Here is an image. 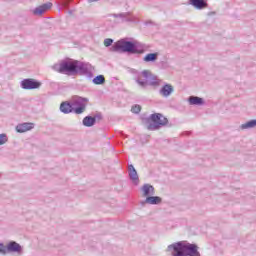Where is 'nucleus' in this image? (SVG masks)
Returning <instances> with one entry per match:
<instances>
[{
  "label": "nucleus",
  "instance_id": "1",
  "mask_svg": "<svg viewBox=\"0 0 256 256\" xmlns=\"http://www.w3.org/2000/svg\"><path fill=\"white\" fill-rule=\"evenodd\" d=\"M111 51L114 53H129L130 55H143L145 53V46L139 41H129L126 38L115 42Z\"/></svg>",
  "mask_w": 256,
  "mask_h": 256
},
{
  "label": "nucleus",
  "instance_id": "2",
  "mask_svg": "<svg viewBox=\"0 0 256 256\" xmlns=\"http://www.w3.org/2000/svg\"><path fill=\"white\" fill-rule=\"evenodd\" d=\"M166 253H171L172 256H201L199 246L187 241H179L168 245Z\"/></svg>",
  "mask_w": 256,
  "mask_h": 256
},
{
  "label": "nucleus",
  "instance_id": "3",
  "mask_svg": "<svg viewBox=\"0 0 256 256\" xmlns=\"http://www.w3.org/2000/svg\"><path fill=\"white\" fill-rule=\"evenodd\" d=\"M134 81L141 89H147V87H159L161 84V80L157 75L152 74L149 70H143L140 72V75L134 78Z\"/></svg>",
  "mask_w": 256,
  "mask_h": 256
},
{
  "label": "nucleus",
  "instance_id": "4",
  "mask_svg": "<svg viewBox=\"0 0 256 256\" xmlns=\"http://www.w3.org/2000/svg\"><path fill=\"white\" fill-rule=\"evenodd\" d=\"M144 121L147 124L148 131H157L169 123L167 117L161 113H153L148 118H144Z\"/></svg>",
  "mask_w": 256,
  "mask_h": 256
},
{
  "label": "nucleus",
  "instance_id": "5",
  "mask_svg": "<svg viewBox=\"0 0 256 256\" xmlns=\"http://www.w3.org/2000/svg\"><path fill=\"white\" fill-rule=\"evenodd\" d=\"M76 63L77 60L73 59L63 60L60 64H55L53 69L62 75H75Z\"/></svg>",
  "mask_w": 256,
  "mask_h": 256
},
{
  "label": "nucleus",
  "instance_id": "6",
  "mask_svg": "<svg viewBox=\"0 0 256 256\" xmlns=\"http://www.w3.org/2000/svg\"><path fill=\"white\" fill-rule=\"evenodd\" d=\"M93 66L87 62H82L76 60L75 72L74 75H81L92 79L93 77Z\"/></svg>",
  "mask_w": 256,
  "mask_h": 256
},
{
  "label": "nucleus",
  "instance_id": "7",
  "mask_svg": "<svg viewBox=\"0 0 256 256\" xmlns=\"http://www.w3.org/2000/svg\"><path fill=\"white\" fill-rule=\"evenodd\" d=\"M7 253L23 255V246L15 241H10L6 246L0 242V255H7Z\"/></svg>",
  "mask_w": 256,
  "mask_h": 256
},
{
  "label": "nucleus",
  "instance_id": "8",
  "mask_svg": "<svg viewBox=\"0 0 256 256\" xmlns=\"http://www.w3.org/2000/svg\"><path fill=\"white\" fill-rule=\"evenodd\" d=\"M41 82L33 78H25L20 82V87L26 91H33L41 88Z\"/></svg>",
  "mask_w": 256,
  "mask_h": 256
},
{
  "label": "nucleus",
  "instance_id": "9",
  "mask_svg": "<svg viewBox=\"0 0 256 256\" xmlns=\"http://www.w3.org/2000/svg\"><path fill=\"white\" fill-rule=\"evenodd\" d=\"M87 103H89L88 98L77 97L74 102L75 107L73 108V111L76 113V115H81L85 113L87 109Z\"/></svg>",
  "mask_w": 256,
  "mask_h": 256
},
{
  "label": "nucleus",
  "instance_id": "10",
  "mask_svg": "<svg viewBox=\"0 0 256 256\" xmlns=\"http://www.w3.org/2000/svg\"><path fill=\"white\" fill-rule=\"evenodd\" d=\"M109 17H114L115 19H121V23H133L135 18L131 16V12L119 13V14H109Z\"/></svg>",
  "mask_w": 256,
  "mask_h": 256
},
{
  "label": "nucleus",
  "instance_id": "11",
  "mask_svg": "<svg viewBox=\"0 0 256 256\" xmlns=\"http://www.w3.org/2000/svg\"><path fill=\"white\" fill-rule=\"evenodd\" d=\"M128 176L134 185H139V174L133 164L128 165Z\"/></svg>",
  "mask_w": 256,
  "mask_h": 256
},
{
  "label": "nucleus",
  "instance_id": "12",
  "mask_svg": "<svg viewBox=\"0 0 256 256\" xmlns=\"http://www.w3.org/2000/svg\"><path fill=\"white\" fill-rule=\"evenodd\" d=\"M51 7H53V3L51 2H48V3H44L38 7H36L34 10H33V15H38V16H41L43 15L44 13H47V11H49V9H51Z\"/></svg>",
  "mask_w": 256,
  "mask_h": 256
},
{
  "label": "nucleus",
  "instance_id": "13",
  "mask_svg": "<svg viewBox=\"0 0 256 256\" xmlns=\"http://www.w3.org/2000/svg\"><path fill=\"white\" fill-rule=\"evenodd\" d=\"M189 4L198 11L207 9L209 7V3H207V0H189Z\"/></svg>",
  "mask_w": 256,
  "mask_h": 256
},
{
  "label": "nucleus",
  "instance_id": "14",
  "mask_svg": "<svg viewBox=\"0 0 256 256\" xmlns=\"http://www.w3.org/2000/svg\"><path fill=\"white\" fill-rule=\"evenodd\" d=\"M163 199L159 196H148L144 201L141 202L142 207H145V204L148 205H159Z\"/></svg>",
  "mask_w": 256,
  "mask_h": 256
},
{
  "label": "nucleus",
  "instance_id": "15",
  "mask_svg": "<svg viewBox=\"0 0 256 256\" xmlns=\"http://www.w3.org/2000/svg\"><path fill=\"white\" fill-rule=\"evenodd\" d=\"M34 127L35 124L31 122H24L16 126V131L17 133H27V131H31V129H34Z\"/></svg>",
  "mask_w": 256,
  "mask_h": 256
},
{
  "label": "nucleus",
  "instance_id": "16",
  "mask_svg": "<svg viewBox=\"0 0 256 256\" xmlns=\"http://www.w3.org/2000/svg\"><path fill=\"white\" fill-rule=\"evenodd\" d=\"M175 91V88L171 84H164L161 89L159 90V93L162 97H171V94Z\"/></svg>",
  "mask_w": 256,
  "mask_h": 256
},
{
  "label": "nucleus",
  "instance_id": "17",
  "mask_svg": "<svg viewBox=\"0 0 256 256\" xmlns=\"http://www.w3.org/2000/svg\"><path fill=\"white\" fill-rule=\"evenodd\" d=\"M144 197H151L155 195V187L151 184H144L141 188Z\"/></svg>",
  "mask_w": 256,
  "mask_h": 256
},
{
  "label": "nucleus",
  "instance_id": "18",
  "mask_svg": "<svg viewBox=\"0 0 256 256\" xmlns=\"http://www.w3.org/2000/svg\"><path fill=\"white\" fill-rule=\"evenodd\" d=\"M60 111L61 113H64V115L73 113V104H71V102H62L60 104Z\"/></svg>",
  "mask_w": 256,
  "mask_h": 256
},
{
  "label": "nucleus",
  "instance_id": "19",
  "mask_svg": "<svg viewBox=\"0 0 256 256\" xmlns=\"http://www.w3.org/2000/svg\"><path fill=\"white\" fill-rule=\"evenodd\" d=\"M189 105H197L201 107V105H205V100L199 96H190L188 98Z\"/></svg>",
  "mask_w": 256,
  "mask_h": 256
},
{
  "label": "nucleus",
  "instance_id": "20",
  "mask_svg": "<svg viewBox=\"0 0 256 256\" xmlns=\"http://www.w3.org/2000/svg\"><path fill=\"white\" fill-rule=\"evenodd\" d=\"M159 59V53H148L144 56L143 61L145 63H155Z\"/></svg>",
  "mask_w": 256,
  "mask_h": 256
},
{
  "label": "nucleus",
  "instance_id": "21",
  "mask_svg": "<svg viewBox=\"0 0 256 256\" xmlns=\"http://www.w3.org/2000/svg\"><path fill=\"white\" fill-rule=\"evenodd\" d=\"M95 123L97 122H95V118H93V116H86L82 120V125H84V127H93Z\"/></svg>",
  "mask_w": 256,
  "mask_h": 256
},
{
  "label": "nucleus",
  "instance_id": "22",
  "mask_svg": "<svg viewBox=\"0 0 256 256\" xmlns=\"http://www.w3.org/2000/svg\"><path fill=\"white\" fill-rule=\"evenodd\" d=\"M92 83H94V85H105V76L98 75L94 77Z\"/></svg>",
  "mask_w": 256,
  "mask_h": 256
},
{
  "label": "nucleus",
  "instance_id": "23",
  "mask_svg": "<svg viewBox=\"0 0 256 256\" xmlns=\"http://www.w3.org/2000/svg\"><path fill=\"white\" fill-rule=\"evenodd\" d=\"M253 127H256V119L249 120L241 125V129H253Z\"/></svg>",
  "mask_w": 256,
  "mask_h": 256
},
{
  "label": "nucleus",
  "instance_id": "24",
  "mask_svg": "<svg viewBox=\"0 0 256 256\" xmlns=\"http://www.w3.org/2000/svg\"><path fill=\"white\" fill-rule=\"evenodd\" d=\"M7 141H9V137L7 136V134L5 133L0 134V146L5 145Z\"/></svg>",
  "mask_w": 256,
  "mask_h": 256
},
{
  "label": "nucleus",
  "instance_id": "25",
  "mask_svg": "<svg viewBox=\"0 0 256 256\" xmlns=\"http://www.w3.org/2000/svg\"><path fill=\"white\" fill-rule=\"evenodd\" d=\"M131 111L132 113H135L136 115H138V113H141V105L136 104L132 106Z\"/></svg>",
  "mask_w": 256,
  "mask_h": 256
},
{
  "label": "nucleus",
  "instance_id": "26",
  "mask_svg": "<svg viewBox=\"0 0 256 256\" xmlns=\"http://www.w3.org/2000/svg\"><path fill=\"white\" fill-rule=\"evenodd\" d=\"M63 9H69V5L73 3V0H61Z\"/></svg>",
  "mask_w": 256,
  "mask_h": 256
},
{
  "label": "nucleus",
  "instance_id": "27",
  "mask_svg": "<svg viewBox=\"0 0 256 256\" xmlns=\"http://www.w3.org/2000/svg\"><path fill=\"white\" fill-rule=\"evenodd\" d=\"M104 45H105V47H111V45H113V39H111V38H106V39L104 40Z\"/></svg>",
  "mask_w": 256,
  "mask_h": 256
},
{
  "label": "nucleus",
  "instance_id": "28",
  "mask_svg": "<svg viewBox=\"0 0 256 256\" xmlns=\"http://www.w3.org/2000/svg\"><path fill=\"white\" fill-rule=\"evenodd\" d=\"M93 119H95V123H97V119L98 121H101V119H103V116L101 115V113H97L94 116H92Z\"/></svg>",
  "mask_w": 256,
  "mask_h": 256
},
{
  "label": "nucleus",
  "instance_id": "29",
  "mask_svg": "<svg viewBox=\"0 0 256 256\" xmlns=\"http://www.w3.org/2000/svg\"><path fill=\"white\" fill-rule=\"evenodd\" d=\"M97 1H99V0H88L89 3H95Z\"/></svg>",
  "mask_w": 256,
  "mask_h": 256
},
{
  "label": "nucleus",
  "instance_id": "30",
  "mask_svg": "<svg viewBox=\"0 0 256 256\" xmlns=\"http://www.w3.org/2000/svg\"><path fill=\"white\" fill-rule=\"evenodd\" d=\"M210 15H215V12H208L209 17H210Z\"/></svg>",
  "mask_w": 256,
  "mask_h": 256
}]
</instances>
